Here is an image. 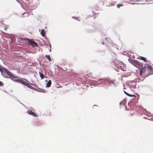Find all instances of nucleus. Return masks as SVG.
Here are the masks:
<instances>
[{
  "mask_svg": "<svg viewBox=\"0 0 153 153\" xmlns=\"http://www.w3.org/2000/svg\"><path fill=\"white\" fill-rule=\"evenodd\" d=\"M26 38H21V37H18L17 38V41L21 43L22 42L25 41Z\"/></svg>",
  "mask_w": 153,
  "mask_h": 153,
  "instance_id": "obj_11",
  "label": "nucleus"
},
{
  "mask_svg": "<svg viewBox=\"0 0 153 153\" xmlns=\"http://www.w3.org/2000/svg\"><path fill=\"white\" fill-rule=\"evenodd\" d=\"M141 0H132L133 1H135V2H137V1H141Z\"/></svg>",
  "mask_w": 153,
  "mask_h": 153,
  "instance_id": "obj_29",
  "label": "nucleus"
},
{
  "mask_svg": "<svg viewBox=\"0 0 153 153\" xmlns=\"http://www.w3.org/2000/svg\"><path fill=\"white\" fill-rule=\"evenodd\" d=\"M145 4V3H134L133 4Z\"/></svg>",
  "mask_w": 153,
  "mask_h": 153,
  "instance_id": "obj_27",
  "label": "nucleus"
},
{
  "mask_svg": "<svg viewBox=\"0 0 153 153\" xmlns=\"http://www.w3.org/2000/svg\"><path fill=\"white\" fill-rule=\"evenodd\" d=\"M123 5L121 4H118L117 5V7L118 8H119L120 7L122 6Z\"/></svg>",
  "mask_w": 153,
  "mask_h": 153,
  "instance_id": "obj_25",
  "label": "nucleus"
},
{
  "mask_svg": "<svg viewBox=\"0 0 153 153\" xmlns=\"http://www.w3.org/2000/svg\"><path fill=\"white\" fill-rule=\"evenodd\" d=\"M3 83L2 82L0 81V86H3Z\"/></svg>",
  "mask_w": 153,
  "mask_h": 153,
  "instance_id": "obj_23",
  "label": "nucleus"
},
{
  "mask_svg": "<svg viewBox=\"0 0 153 153\" xmlns=\"http://www.w3.org/2000/svg\"><path fill=\"white\" fill-rule=\"evenodd\" d=\"M72 18H76L75 17H74V16H72Z\"/></svg>",
  "mask_w": 153,
  "mask_h": 153,
  "instance_id": "obj_33",
  "label": "nucleus"
},
{
  "mask_svg": "<svg viewBox=\"0 0 153 153\" xmlns=\"http://www.w3.org/2000/svg\"><path fill=\"white\" fill-rule=\"evenodd\" d=\"M33 123L34 125H38L39 124L40 122L38 120V119H36L33 122Z\"/></svg>",
  "mask_w": 153,
  "mask_h": 153,
  "instance_id": "obj_12",
  "label": "nucleus"
},
{
  "mask_svg": "<svg viewBox=\"0 0 153 153\" xmlns=\"http://www.w3.org/2000/svg\"><path fill=\"white\" fill-rule=\"evenodd\" d=\"M26 14V16H28V13H24L23 15V14Z\"/></svg>",
  "mask_w": 153,
  "mask_h": 153,
  "instance_id": "obj_30",
  "label": "nucleus"
},
{
  "mask_svg": "<svg viewBox=\"0 0 153 153\" xmlns=\"http://www.w3.org/2000/svg\"><path fill=\"white\" fill-rule=\"evenodd\" d=\"M140 58L141 60H143L145 61H146V58L141 56V57Z\"/></svg>",
  "mask_w": 153,
  "mask_h": 153,
  "instance_id": "obj_22",
  "label": "nucleus"
},
{
  "mask_svg": "<svg viewBox=\"0 0 153 153\" xmlns=\"http://www.w3.org/2000/svg\"><path fill=\"white\" fill-rule=\"evenodd\" d=\"M45 57L48 59L49 61L50 62L51 61V58L50 57V55H45Z\"/></svg>",
  "mask_w": 153,
  "mask_h": 153,
  "instance_id": "obj_18",
  "label": "nucleus"
},
{
  "mask_svg": "<svg viewBox=\"0 0 153 153\" xmlns=\"http://www.w3.org/2000/svg\"><path fill=\"white\" fill-rule=\"evenodd\" d=\"M123 92H124V93H125V94H126V95H127V96H128L131 97H136L135 95H134L130 94L127 93V92H126L125 91H123Z\"/></svg>",
  "mask_w": 153,
  "mask_h": 153,
  "instance_id": "obj_14",
  "label": "nucleus"
},
{
  "mask_svg": "<svg viewBox=\"0 0 153 153\" xmlns=\"http://www.w3.org/2000/svg\"><path fill=\"white\" fill-rule=\"evenodd\" d=\"M27 113L31 116H33L35 117H37V115H36V114L34 113V112L32 111L31 110H27Z\"/></svg>",
  "mask_w": 153,
  "mask_h": 153,
  "instance_id": "obj_9",
  "label": "nucleus"
},
{
  "mask_svg": "<svg viewBox=\"0 0 153 153\" xmlns=\"http://www.w3.org/2000/svg\"><path fill=\"white\" fill-rule=\"evenodd\" d=\"M31 84L33 85V84L31 83ZM34 84L35 85V84Z\"/></svg>",
  "mask_w": 153,
  "mask_h": 153,
  "instance_id": "obj_37",
  "label": "nucleus"
},
{
  "mask_svg": "<svg viewBox=\"0 0 153 153\" xmlns=\"http://www.w3.org/2000/svg\"><path fill=\"white\" fill-rule=\"evenodd\" d=\"M47 38V37H46L45 38V39H46V38Z\"/></svg>",
  "mask_w": 153,
  "mask_h": 153,
  "instance_id": "obj_42",
  "label": "nucleus"
},
{
  "mask_svg": "<svg viewBox=\"0 0 153 153\" xmlns=\"http://www.w3.org/2000/svg\"><path fill=\"white\" fill-rule=\"evenodd\" d=\"M51 80H49L48 82H47L46 84V87H50L51 85Z\"/></svg>",
  "mask_w": 153,
  "mask_h": 153,
  "instance_id": "obj_15",
  "label": "nucleus"
},
{
  "mask_svg": "<svg viewBox=\"0 0 153 153\" xmlns=\"http://www.w3.org/2000/svg\"><path fill=\"white\" fill-rule=\"evenodd\" d=\"M22 81L23 80L22 79H19V83H22Z\"/></svg>",
  "mask_w": 153,
  "mask_h": 153,
  "instance_id": "obj_28",
  "label": "nucleus"
},
{
  "mask_svg": "<svg viewBox=\"0 0 153 153\" xmlns=\"http://www.w3.org/2000/svg\"><path fill=\"white\" fill-rule=\"evenodd\" d=\"M49 45L50 48H51V44L50 43H49Z\"/></svg>",
  "mask_w": 153,
  "mask_h": 153,
  "instance_id": "obj_31",
  "label": "nucleus"
},
{
  "mask_svg": "<svg viewBox=\"0 0 153 153\" xmlns=\"http://www.w3.org/2000/svg\"><path fill=\"white\" fill-rule=\"evenodd\" d=\"M45 30L42 29L41 30V31L40 33V34L43 37H44L45 36Z\"/></svg>",
  "mask_w": 153,
  "mask_h": 153,
  "instance_id": "obj_16",
  "label": "nucleus"
},
{
  "mask_svg": "<svg viewBox=\"0 0 153 153\" xmlns=\"http://www.w3.org/2000/svg\"><path fill=\"white\" fill-rule=\"evenodd\" d=\"M129 62L131 64L137 67H143V65L142 63L138 61L135 60H132L131 58L128 59Z\"/></svg>",
  "mask_w": 153,
  "mask_h": 153,
  "instance_id": "obj_4",
  "label": "nucleus"
},
{
  "mask_svg": "<svg viewBox=\"0 0 153 153\" xmlns=\"http://www.w3.org/2000/svg\"><path fill=\"white\" fill-rule=\"evenodd\" d=\"M141 68H142L140 69V74L141 75L143 74L148 75L149 74L152 70V67L148 64H145L143 66V67Z\"/></svg>",
  "mask_w": 153,
  "mask_h": 153,
  "instance_id": "obj_2",
  "label": "nucleus"
},
{
  "mask_svg": "<svg viewBox=\"0 0 153 153\" xmlns=\"http://www.w3.org/2000/svg\"><path fill=\"white\" fill-rule=\"evenodd\" d=\"M39 74L40 76L42 79H44V77L47 78V77L45 76L44 74H43L41 73V72H39Z\"/></svg>",
  "mask_w": 153,
  "mask_h": 153,
  "instance_id": "obj_13",
  "label": "nucleus"
},
{
  "mask_svg": "<svg viewBox=\"0 0 153 153\" xmlns=\"http://www.w3.org/2000/svg\"><path fill=\"white\" fill-rule=\"evenodd\" d=\"M136 84L135 82L133 81H130L129 82L128 86L132 89H135L136 88Z\"/></svg>",
  "mask_w": 153,
  "mask_h": 153,
  "instance_id": "obj_7",
  "label": "nucleus"
},
{
  "mask_svg": "<svg viewBox=\"0 0 153 153\" xmlns=\"http://www.w3.org/2000/svg\"><path fill=\"white\" fill-rule=\"evenodd\" d=\"M26 41L30 45L33 46L38 47V44L33 39H30L26 38Z\"/></svg>",
  "mask_w": 153,
  "mask_h": 153,
  "instance_id": "obj_6",
  "label": "nucleus"
},
{
  "mask_svg": "<svg viewBox=\"0 0 153 153\" xmlns=\"http://www.w3.org/2000/svg\"><path fill=\"white\" fill-rule=\"evenodd\" d=\"M19 79H15L13 80V81L19 83Z\"/></svg>",
  "mask_w": 153,
  "mask_h": 153,
  "instance_id": "obj_24",
  "label": "nucleus"
},
{
  "mask_svg": "<svg viewBox=\"0 0 153 153\" xmlns=\"http://www.w3.org/2000/svg\"><path fill=\"white\" fill-rule=\"evenodd\" d=\"M45 81L46 82H47V80H45Z\"/></svg>",
  "mask_w": 153,
  "mask_h": 153,
  "instance_id": "obj_36",
  "label": "nucleus"
},
{
  "mask_svg": "<svg viewBox=\"0 0 153 153\" xmlns=\"http://www.w3.org/2000/svg\"><path fill=\"white\" fill-rule=\"evenodd\" d=\"M27 86L29 88H30L31 89H34V88L33 87H32L31 85H30L28 83Z\"/></svg>",
  "mask_w": 153,
  "mask_h": 153,
  "instance_id": "obj_19",
  "label": "nucleus"
},
{
  "mask_svg": "<svg viewBox=\"0 0 153 153\" xmlns=\"http://www.w3.org/2000/svg\"><path fill=\"white\" fill-rule=\"evenodd\" d=\"M152 3H153L152 2H150V4H152Z\"/></svg>",
  "mask_w": 153,
  "mask_h": 153,
  "instance_id": "obj_38",
  "label": "nucleus"
},
{
  "mask_svg": "<svg viewBox=\"0 0 153 153\" xmlns=\"http://www.w3.org/2000/svg\"><path fill=\"white\" fill-rule=\"evenodd\" d=\"M6 68L3 67L2 66L0 67V71L1 72V74H3L4 73V69Z\"/></svg>",
  "mask_w": 153,
  "mask_h": 153,
  "instance_id": "obj_17",
  "label": "nucleus"
},
{
  "mask_svg": "<svg viewBox=\"0 0 153 153\" xmlns=\"http://www.w3.org/2000/svg\"><path fill=\"white\" fill-rule=\"evenodd\" d=\"M94 81V85L96 86L103 87L104 86L107 82H108V79H100Z\"/></svg>",
  "mask_w": 153,
  "mask_h": 153,
  "instance_id": "obj_3",
  "label": "nucleus"
},
{
  "mask_svg": "<svg viewBox=\"0 0 153 153\" xmlns=\"http://www.w3.org/2000/svg\"><path fill=\"white\" fill-rule=\"evenodd\" d=\"M49 51L50 52H51V49L50 48Z\"/></svg>",
  "mask_w": 153,
  "mask_h": 153,
  "instance_id": "obj_34",
  "label": "nucleus"
},
{
  "mask_svg": "<svg viewBox=\"0 0 153 153\" xmlns=\"http://www.w3.org/2000/svg\"><path fill=\"white\" fill-rule=\"evenodd\" d=\"M112 63L114 66L113 67L114 68L117 72H119L120 70L123 71H126V65L121 61L114 59L113 60Z\"/></svg>",
  "mask_w": 153,
  "mask_h": 153,
  "instance_id": "obj_1",
  "label": "nucleus"
},
{
  "mask_svg": "<svg viewBox=\"0 0 153 153\" xmlns=\"http://www.w3.org/2000/svg\"><path fill=\"white\" fill-rule=\"evenodd\" d=\"M95 105L96 106V105H94V106H95Z\"/></svg>",
  "mask_w": 153,
  "mask_h": 153,
  "instance_id": "obj_40",
  "label": "nucleus"
},
{
  "mask_svg": "<svg viewBox=\"0 0 153 153\" xmlns=\"http://www.w3.org/2000/svg\"><path fill=\"white\" fill-rule=\"evenodd\" d=\"M41 89V88H37L36 89V90L38 92H40Z\"/></svg>",
  "mask_w": 153,
  "mask_h": 153,
  "instance_id": "obj_21",
  "label": "nucleus"
},
{
  "mask_svg": "<svg viewBox=\"0 0 153 153\" xmlns=\"http://www.w3.org/2000/svg\"><path fill=\"white\" fill-rule=\"evenodd\" d=\"M28 83H27L26 82H25V81H24V83H23V85H25V86H27V84H28Z\"/></svg>",
  "mask_w": 153,
  "mask_h": 153,
  "instance_id": "obj_26",
  "label": "nucleus"
},
{
  "mask_svg": "<svg viewBox=\"0 0 153 153\" xmlns=\"http://www.w3.org/2000/svg\"><path fill=\"white\" fill-rule=\"evenodd\" d=\"M25 4L27 5H30L31 3H32V0H21Z\"/></svg>",
  "mask_w": 153,
  "mask_h": 153,
  "instance_id": "obj_10",
  "label": "nucleus"
},
{
  "mask_svg": "<svg viewBox=\"0 0 153 153\" xmlns=\"http://www.w3.org/2000/svg\"><path fill=\"white\" fill-rule=\"evenodd\" d=\"M106 39H107L108 38H106Z\"/></svg>",
  "mask_w": 153,
  "mask_h": 153,
  "instance_id": "obj_44",
  "label": "nucleus"
},
{
  "mask_svg": "<svg viewBox=\"0 0 153 153\" xmlns=\"http://www.w3.org/2000/svg\"><path fill=\"white\" fill-rule=\"evenodd\" d=\"M3 73L5 74L8 76L10 78H16V77L13 75V74L10 72L7 69H4V73Z\"/></svg>",
  "mask_w": 153,
  "mask_h": 153,
  "instance_id": "obj_5",
  "label": "nucleus"
},
{
  "mask_svg": "<svg viewBox=\"0 0 153 153\" xmlns=\"http://www.w3.org/2000/svg\"><path fill=\"white\" fill-rule=\"evenodd\" d=\"M40 92H42L43 93H45L47 92V91L44 89L41 88Z\"/></svg>",
  "mask_w": 153,
  "mask_h": 153,
  "instance_id": "obj_20",
  "label": "nucleus"
},
{
  "mask_svg": "<svg viewBox=\"0 0 153 153\" xmlns=\"http://www.w3.org/2000/svg\"><path fill=\"white\" fill-rule=\"evenodd\" d=\"M131 3L132 4H133L134 3Z\"/></svg>",
  "mask_w": 153,
  "mask_h": 153,
  "instance_id": "obj_41",
  "label": "nucleus"
},
{
  "mask_svg": "<svg viewBox=\"0 0 153 153\" xmlns=\"http://www.w3.org/2000/svg\"><path fill=\"white\" fill-rule=\"evenodd\" d=\"M108 79V82L110 84V85L111 86H116V83L115 82V80H110L109 79Z\"/></svg>",
  "mask_w": 153,
  "mask_h": 153,
  "instance_id": "obj_8",
  "label": "nucleus"
},
{
  "mask_svg": "<svg viewBox=\"0 0 153 153\" xmlns=\"http://www.w3.org/2000/svg\"><path fill=\"white\" fill-rule=\"evenodd\" d=\"M24 81H23H23H22V83H21V84H23V83H24Z\"/></svg>",
  "mask_w": 153,
  "mask_h": 153,
  "instance_id": "obj_32",
  "label": "nucleus"
},
{
  "mask_svg": "<svg viewBox=\"0 0 153 153\" xmlns=\"http://www.w3.org/2000/svg\"><path fill=\"white\" fill-rule=\"evenodd\" d=\"M102 44H104V43H103V42H102Z\"/></svg>",
  "mask_w": 153,
  "mask_h": 153,
  "instance_id": "obj_35",
  "label": "nucleus"
},
{
  "mask_svg": "<svg viewBox=\"0 0 153 153\" xmlns=\"http://www.w3.org/2000/svg\"><path fill=\"white\" fill-rule=\"evenodd\" d=\"M25 80H26V81H27V79H25Z\"/></svg>",
  "mask_w": 153,
  "mask_h": 153,
  "instance_id": "obj_43",
  "label": "nucleus"
},
{
  "mask_svg": "<svg viewBox=\"0 0 153 153\" xmlns=\"http://www.w3.org/2000/svg\"><path fill=\"white\" fill-rule=\"evenodd\" d=\"M123 89H125V88H123Z\"/></svg>",
  "mask_w": 153,
  "mask_h": 153,
  "instance_id": "obj_39",
  "label": "nucleus"
}]
</instances>
